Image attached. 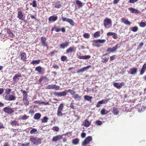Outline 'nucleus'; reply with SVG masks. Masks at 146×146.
Masks as SVG:
<instances>
[{"label":"nucleus","instance_id":"nucleus-44","mask_svg":"<svg viewBox=\"0 0 146 146\" xmlns=\"http://www.w3.org/2000/svg\"><path fill=\"white\" fill-rule=\"evenodd\" d=\"M68 22L72 26H74V25L75 23L71 19H69L68 20Z\"/></svg>","mask_w":146,"mask_h":146},{"label":"nucleus","instance_id":"nucleus-3","mask_svg":"<svg viewBox=\"0 0 146 146\" xmlns=\"http://www.w3.org/2000/svg\"><path fill=\"white\" fill-rule=\"evenodd\" d=\"M30 140L36 145H38L41 143V139L38 137H31L30 138Z\"/></svg>","mask_w":146,"mask_h":146},{"label":"nucleus","instance_id":"nucleus-41","mask_svg":"<svg viewBox=\"0 0 146 146\" xmlns=\"http://www.w3.org/2000/svg\"><path fill=\"white\" fill-rule=\"evenodd\" d=\"M109 100V99H105L102 100L100 101L101 102V103L102 104H105L107 103Z\"/></svg>","mask_w":146,"mask_h":146},{"label":"nucleus","instance_id":"nucleus-14","mask_svg":"<svg viewBox=\"0 0 146 146\" xmlns=\"http://www.w3.org/2000/svg\"><path fill=\"white\" fill-rule=\"evenodd\" d=\"M21 74L20 73L16 74L13 78V82L14 83L17 82L19 80V78L21 77Z\"/></svg>","mask_w":146,"mask_h":146},{"label":"nucleus","instance_id":"nucleus-9","mask_svg":"<svg viewBox=\"0 0 146 146\" xmlns=\"http://www.w3.org/2000/svg\"><path fill=\"white\" fill-rule=\"evenodd\" d=\"M138 72V68L135 67H133L130 69L129 71H128V74L132 75L136 74Z\"/></svg>","mask_w":146,"mask_h":146},{"label":"nucleus","instance_id":"nucleus-46","mask_svg":"<svg viewBox=\"0 0 146 146\" xmlns=\"http://www.w3.org/2000/svg\"><path fill=\"white\" fill-rule=\"evenodd\" d=\"M52 129L55 131L57 132L59 130V128L58 126H54L52 127Z\"/></svg>","mask_w":146,"mask_h":146},{"label":"nucleus","instance_id":"nucleus-31","mask_svg":"<svg viewBox=\"0 0 146 146\" xmlns=\"http://www.w3.org/2000/svg\"><path fill=\"white\" fill-rule=\"evenodd\" d=\"M64 108V105L63 104H61L59 106L57 111H62Z\"/></svg>","mask_w":146,"mask_h":146},{"label":"nucleus","instance_id":"nucleus-1","mask_svg":"<svg viewBox=\"0 0 146 146\" xmlns=\"http://www.w3.org/2000/svg\"><path fill=\"white\" fill-rule=\"evenodd\" d=\"M11 91V90L9 88H6L5 90V93L6 95L5 96V100L9 101L15 100L16 98L15 96L12 95H9Z\"/></svg>","mask_w":146,"mask_h":146},{"label":"nucleus","instance_id":"nucleus-20","mask_svg":"<svg viewBox=\"0 0 146 146\" xmlns=\"http://www.w3.org/2000/svg\"><path fill=\"white\" fill-rule=\"evenodd\" d=\"M58 19V17L56 15H53L49 17L48 20L49 22L55 21H56Z\"/></svg>","mask_w":146,"mask_h":146},{"label":"nucleus","instance_id":"nucleus-55","mask_svg":"<svg viewBox=\"0 0 146 146\" xmlns=\"http://www.w3.org/2000/svg\"><path fill=\"white\" fill-rule=\"evenodd\" d=\"M47 78L45 76L42 77L40 78L38 80V82H41L42 81L45 79H46Z\"/></svg>","mask_w":146,"mask_h":146},{"label":"nucleus","instance_id":"nucleus-12","mask_svg":"<svg viewBox=\"0 0 146 146\" xmlns=\"http://www.w3.org/2000/svg\"><path fill=\"white\" fill-rule=\"evenodd\" d=\"M106 41L105 39H97L94 40L93 41L94 43L96 44V46L99 47L101 46L99 44V43H103Z\"/></svg>","mask_w":146,"mask_h":146},{"label":"nucleus","instance_id":"nucleus-50","mask_svg":"<svg viewBox=\"0 0 146 146\" xmlns=\"http://www.w3.org/2000/svg\"><path fill=\"white\" fill-rule=\"evenodd\" d=\"M68 91L71 95H74L76 93L74 91L71 89H69L68 90Z\"/></svg>","mask_w":146,"mask_h":146},{"label":"nucleus","instance_id":"nucleus-59","mask_svg":"<svg viewBox=\"0 0 146 146\" xmlns=\"http://www.w3.org/2000/svg\"><path fill=\"white\" fill-rule=\"evenodd\" d=\"M116 55H114L113 56L110 57V60L111 61L115 59Z\"/></svg>","mask_w":146,"mask_h":146},{"label":"nucleus","instance_id":"nucleus-7","mask_svg":"<svg viewBox=\"0 0 146 146\" xmlns=\"http://www.w3.org/2000/svg\"><path fill=\"white\" fill-rule=\"evenodd\" d=\"M118 44H117L112 48H108L107 50V52H108L109 53L115 52L117 50L118 47Z\"/></svg>","mask_w":146,"mask_h":146},{"label":"nucleus","instance_id":"nucleus-13","mask_svg":"<svg viewBox=\"0 0 146 146\" xmlns=\"http://www.w3.org/2000/svg\"><path fill=\"white\" fill-rule=\"evenodd\" d=\"M62 135H58L53 137L52 141L53 142H56L58 141H59L62 138Z\"/></svg>","mask_w":146,"mask_h":146},{"label":"nucleus","instance_id":"nucleus-18","mask_svg":"<svg viewBox=\"0 0 146 146\" xmlns=\"http://www.w3.org/2000/svg\"><path fill=\"white\" fill-rule=\"evenodd\" d=\"M69 42L66 41L64 43H62L60 44V48L64 49L66 48L69 45Z\"/></svg>","mask_w":146,"mask_h":146},{"label":"nucleus","instance_id":"nucleus-21","mask_svg":"<svg viewBox=\"0 0 146 146\" xmlns=\"http://www.w3.org/2000/svg\"><path fill=\"white\" fill-rule=\"evenodd\" d=\"M128 10L132 13L138 14L140 13V11L138 10L134 9L133 8H130L128 9Z\"/></svg>","mask_w":146,"mask_h":146},{"label":"nucleus","instance_id":"nucleus-56","mask_svg":"<svg viewBox=\"0 0 146 146\" xmlns=\"http://www.w3.org/2000/svg\"><path fill=\"white\" fill-rule=\"evenodd\" d=\"M96 124L98 125H100L102 124V122L100 121L97 120L96 121Z\"/></svg>","mask_w":146,"mask_h":146},{"label":"nucleus","instance_id":"nucleus-40","mask_svg":"<svg viewBox=\"0 0 146 146\" xmlns=\"http://www.w3.org/2000/svg\"><path fill=\"white\" fill-rule=\"evenodd\" d=\"M139 25L140 27L143 28L146 26V23L145 22H141L139 24Z\"/></svg>","mask_w":146,"mask_h":146},{"label":"nucleus","instance_id":"nucleus-32","mask_svg":"<svg viewBox=\"0 0 146 146\" xmlns=\"http://www.w3.org/2000/svg\"><path fill=\"white\" fill-rule=\"evenodd\" d=\"M40 62V60H38L32 61V62H31V63L33 64V65L37 64H39Z\"/></svg>","mask_w":146,"mask_h":146},{"label":"nucleus","instance_id":"nucleus-54","mask_svg":"<svg viewBox=\"0 0 146 146\" xmlns=\"http://www.w3.org/2000/svg\"><path fill=\"white\" fill-rule=\"evenodd\" d=\"M67 58V57L65 56H62L61 57V60L62 61H64L66 60Z\"/></svg>","mask_w":146,"mask_h":146},{"label":"nucleus","instance_id":"nucleus-15","mask_svg":"<svg viewBox=\"0 0 146 146\" xmlns=\"http://www.w3.org/2000/svg\"><path fill=\"white\" fill-rule=\"evenodd\" d=\"M55 96L58 97L64 96L67 95V92L66 91H63L61 92H55L54 93Z\"/></svg>","mask_w":146,"mask_h":146},{"label":"nucleus","instance_id":"nucleus-49","mask_svg":"<svg viewBox=\"0 0 146 146\" xmlns=\"http://www.w3.org/2000/svg\"><path fill=\"white\" fill-rule=\"evenodd\" d=\"M106 110L105 109H102L101 111V114L103 115H105L106 114Z\"/></svg>","mask_w":146,"mask_h":146},{"label":"nucleus","instance_id":"nucleus-11","mask_svg":"<svg viewBox=\"0 0 146 146\" xmlns=\"http://www.w3.org/2000/svg\"><path fill=\"white\" fill-rule=\"evenodd\" d=\"M35 70L38 72L39 74H43L44 73V69L40 66L36 67L35 68Z\"/></svg>","mask_w":146,"mask_h":146},{"label":"nucleus","instance_id":"nucleus-23","mask_svg":"<svg viewBox=\"0 0 146 146\" xmlns=\"http://www.w3.org/2000/svg\"><path fill=\"white\" fill-rule=\"evenodd\" d=\"M78 58L80 59H89L91 58V56L90 55L86 56H78Z\"/></svg>","mask_w":146,"mask_h":146},{"label":"nucleus","instance_id":"nucleus-63","mask_svg":"<svg viewBox=\"0 0 146 146\" xmlns=\"http://www.w3.org/2000/svg\"><path fill=\"white\" fill-rule=\"evenodd\" d=\"M58 52V51L56 50H53L52 51L50 52L51 56H52L54 55V54L56 53H57Z\"/></svg>","mask_w":146,"mask_h":146},{"label":"nucleus","instance_id":"nucleus-43","mask_svg":"<svg viewBox=\"0 0 146 146\" xmlns=\"http://www.w3.org/2000/svg\"><path fill=\"white\" fill-rule=\"evenodd\" d=\"M131 31L134 32H136L138 30V27L137 26L131 28Z\"/></svg>","mask_w":146,"mask_h":146},{"label":"nucleus","instance_id":"nucleus-35","mask_svg":"<svg viewBox=\"0 0 146 146\" xmlns=\"http://www.w3.org/2000/svg\"><path fill=\"white\" fill-rule=\"evenodd\" d=\"M76 3L78 5L79 7H81L83 6V3L79 0H76Z\"/></svg>","mask_w":146,"mask_h":146},{"label":"nucleus","instance_id":"nucleus-22","mask_svg":"<svg viewBox=\"0 0 146 146\" xmlns=\"http://www.w3.org/2000/svg\"><path fill=\"white\" fill-rule=\"evenodd\" d=\"M21 59L23 61H26V54L25 52H23L21 54Z\"/></svg>","mask_w":146,"mask_h":146},{"label":"nucleus","instance_id":"nucleus-5","mask_svg":"<svg viewBox=\"0 0 146 146\" xmlns=\"http://www.w3.org/2000/svg\"><path fill=\"white\" fill-rule=\"evenodd\" d=\"M14 108L10 107L9 106H7L3 108V111L5 113L11 114L14 112Z\"/></svg>","mask_w":146,"mask_h":146},{"label":"nucleus","instance_id":"nucleus-6","mask_svg":"<svg viewBox=\"0 0 146 146\" xmlns=\"http://www.w3.org/2000/svg\"><path fill=\"white\" fill-rule=\"evenodd\" d=\"M111 23V19L109 18H106L104 21V27L107 29L110 27V26H109V25Z\"/></svg>","mask_w":146,"mask_h":146},{"label":"nucleus","instance_id":"nucleus-17","mask_svg":"<svg viewBox=\"0 0 146 146\" xmlns=\"http://www.w3.org/2000/svg\"><path fill=\"white\" fill-rule=\"evenodd\" d=\"M121 22L124 23L125 24L130 25L131 24V22L128 21V19L122 17L121 19Z\"/></svg>","mask_w":146,"mask_h":146},{"label":"nucleus","instance_id":"nucleus-29","mask_svg":"<svg viewBox=\"0 0 146 146\" xmlns=\"http://www.w3.org/2000/svg\"><path fill=\"white\" fill-rule=\"evenodd\" d=\"M112 112L114 115H118L119 113V111L118 110L117 108L115 107H113Z\"/></svg>","mask_w":146,"mask_h":146},{"label":"nucleus","instance_id":"nucleus-37","mask_svg":"<svg viewBox=\"0 0 146 146\" xmlns=\"http://www.w3.org/2000/svg\"><path fill=\"white\" fill-rule=\"evenodd\" d=\"M48 118L46 117H44L41 119V122L42 123H45L47 122Z\"/></svg>","mask_w":146,"mask_h":146},{"label":"nucleus","instance_id":"nucleus-36","mask_svg":"<svg viewBox=\"0 0 146 146\" xmlns=\"http://www.w3.org/2000/svg\"><path fill=\"white\" fill-rule=\"evenodd\" d=\"M30 5H32L33 7L36 8L37 6L36 1L35 0H34L32 3H30Z\"/></svg>","mask_w":146,"mask_h":146},{"label":"nucleus","instance_id":"nucleus-57","mask_svg":"<svg viewBox=\"0 0 146 146\" xmlns=\"http://www.w3.org/2000/svg\"><path fill=\"white\" fill-rule=\"evenodd\" d=\"M57 115L58 117L62 116L63 115V114L62 111H57Z\"/></svg>","mask_w":146,"mask_h":146},{"label":"nucleus","instance_id":"nucleus-51","mask_svg":"<svg viewBox=\"0 0 146 146\" xmlns=\"http://www.w3.org/2000/svg\"><path fill=\"white\" fill-rule=\"evenodd\" d=\"M112 37L114 39H117L118 38V35H117V33H114L112 35Z\"/></svg>","mask_w":146,"mask_h":146},{"label":"nucleus","instance_id":"nucleus-60","mask_svg":"<svg viewBox=\"0 0 146 146\" xmlns=\"http://www.w3.org/2000/svg\"><path fill=\"white\" fill-rule=\"evenodd\" d=\"M62 20L64 21L65 22V21L68 22V20L69 19L67 18H66L64 17H62L61 18Z\"/></svg>","mask_w":146,"mask_h":146},{"label":"nucleus","instance_id":"nucleus-4","mask_svg":"<svg viewBox=\"0 0 146 146\" xmlns=\"http://www.w3.org/2000/svg\"><path fill=\"white\" fill-rule=\"evenodd\" d=\"M40 44L44 47H47L48 46V44L46 41L47 39L46 37H42L40 38Z\"/></svg>","mask_w":146,"mask_h":146},{"label":"nucleus","instance_id":"nucleus-34","mask_svg":"<svg viewBox=\"0 0 146 146\" xmlns=\"http://www.w3.org/2000/svg\"><path fill=\"white\" fill-rule=\"evenodd\" d=\"M79 140L78 138H76L72 140V143L74 145H77L79 143Z\"/></svg>","mask_w":146,"mask_h":146},{"label":"nucleus","instance_id":"nucleus-62","mask_svg":"<svg viewBox=\"0 0 146 146\" xmlns=\"http://www.w3.org/2000/svg\"><path fill=\"white\" fill-rule=\"evenodd\" d=\"M102 104L101 103L100 101H99L96 105V107L97 108H99L101 106V104Z\"/></svg>","mask_w":146,"mask_h":146},{"label":"nucleus","instance_id":"nucleus-61","mask_svg":"<svg viewBox=\"0 0 146 146\" xmlns=\"http://www.w3.org/2000/svg\"><path fill=\"white\" fill-rule=\"evenodd\" d=\"M138 0H129V3H133L137 2Z\"/></svg>","mask_w":146,"mask_h":146},{"label":"nucleus","instance_id":"nucleus-39","mask_svg":"<svg viewBox=\"0 0 146 146\" xmlns=\"http://www.w3.org/2000/svg\"><path fill=\"white\" fill-rule=\"evenodd\" d=\"M11 125L12 126H14L15 125H17L19 126V124L15 120H14L12 121L11 123Z\"/></svg>","mask_w":146,"mask_h":146},{"label":"nucleus","instance_id":"nucleus-19","mask_svg":"<svg viewBox=\"0 0 146 146\" xmlns=\"http://www.w3.org/2000/svg\"><path fill=\"white\" fill-rule=\"evenodd\" d=\"M113 86L114 87L117 89H120L123 86H124L125 83L124 82H121L120 84H119L118 83H115L113 84Z\"/></svg>","mask_w":146,"mask_h":146},{"label":"nucleus","instance_id":"nucleus-30","mask_svg":"<svg viewBox=\"0 0 146 146\" xmlns=\"http://www.w3.org/2000/svg\"><path fill=\"white\" fill-rule=\"evenodd\" d=\"M91 124V123L87 119H86L84 121V126L86 127H89Z\"/></svg>","mask_w":146,"mask_h":146},{"label":"nucleus","instance_id":"nucleus-45","mask_svg":"<svg viewBox=\"0 0 146 146\" xmlns=\"http://www.w3.org/2000/svg\"><path fill=\"white\" fill-rule=\"evenodd\" d=\"M6 32L7 33L9 34L10 36L11 37L13 36L14 35L13 33L11 32L10 29H7Z\"/></svg>","mask_w":146,"mask_h":146},{"label":"nucleus","instance_id":"nucleus-52","mask_svg":"<svg viewBox=\"0 0 146 146\" xmlns=\"http://www.w3.org/2000/svg\"><path fill=\"white\" fill-rule=\"evenodd\" d=\"M108 58L109 57H108L107 58H104L102 59V62H103L106 63L108 61Z\"/></svg>","mask_w":146,"mask_h":146},{"label":"nucleus","instance_id":"nucleus-24","mask_svg":"<svg viewBox=\"0 0 146 146\" xmlns=\"http://www.w3.org/2000/svg\"><path fill=\"white\" fill-rule=\"evenodd\" d=\"M23 15L22 12L21 11H19L18 12V15L17 18H18L19 19L21 20H23Z\"/></svg>","mask_w":146,"mask_h":146},{"label":"nucleus","instance_id":"nucleus-16","mask_svg":"<svg viewBox=\"0 0 146 146\" xmlns=\"http://www.w3.org/2000/svg\"><path fill=\"white\" fill-rule=\"evenodd\" d=\"M91 66L90 65L87 66L86 67H84L81 69H80L78 70L77 71V73H82L86 70L88 69H89L90 68H91Z\"/></svg>","mask_w":146,"mask_h":146},{"label":"nucleus","instance_id":"nucleus-38","mask_svg":"<svg viewBox=\"0 0 146 146\" xmlns=\"http://www.w3.org/2000/svg\"><path fill=\"white\" fill-rule=\"evenodd\" d=\"M100 32L99 31L95 32L93 35L94 37L95 38L98 37L100 36Z\"/></svg>","mask_w":146,"mask_h":146},{"label":"nucleus","instance_id":"nucleus-58","mask_svg":"<svg viewBox=\"0 0 146 146\" xmlns=\"http://www.w3.org/2000/svg\"><path fill=\"white\" fill-rule=\"evenodd\" d=\"M145 70L142 68L141 69V70H140V74L141 75H142L145 72Z\"/></svg>","mask_w":146,"mask_h":146},{"label":"nucleus","instance_id":"nucleus-48","mask_svg":"<svg viewBox=\"0 0 146 146\" xmlns=\"http://www.w3.org/2000/svg\"><path fill=\"white\" fill-rule=\"evenodd\" d=\"M61 6V5L59 2H58L56 3L55 7L57 8H59Z\"/></svg>","mask_w":146,"mask_h":146},{"label":"nucleus","instance_id":"nucleus-47","mask_svg":"<svg viewBox=\"0 0 146 146\" xmlns=\"http://www.w3.org/2000/svg\"><path fill=\"white\" fill-rule=\"evenodd\" d=\"M90 36V35L88 33H85L83 35L84 38H89Z\"/></svg>","mask_w":146,"mask_h":146},{"label":"nucleus","instance_id":"nucleus-42","mask_svg":"<svg viewBox=\"0 0 146 146\" xmlns=\"http://www.w3.org/2000/svg\"><path fill=\"white\" fill-rule=\"evenodd\" d=\"M29 116H27L25 114L24 115L22 116L20 119L23 120H26L29 118Z\"/></svg>","mask_w":146,"mask_h":146},{"label":"nucleus","instance_id":"nucleus-10","mask_svg":"<svg viewBox=\"0 0 146 146\" xmlns=\"http://www.w3.org/2000/svg\"><path fill=\"white\" fill-rule=\"evenodd\" d=\"M92 141V137L91 136H89L87 137L82 143V145L85 146L86 144H89L90 142Z\"/></svg>","mask_w":146,"mask_h":146},{"label":"nucleus","instance_id":"nucleus-2","mask_svg":"<svg viewBox=\"0 0 146 146\" xmlns=\"http://www.w3.org/2000/svg\"><path fill=\"white\" fill-rule=\"evenodd\" d=\"M21 91L23 94V102L24 104L26 106H27L29 104V102L27 99V92H26L25 91H23L22 90H21Z\"/></svg>","mask_w":146,"mask_h":146},{"label":"nucleus","instance_id":"nucleus-25","mask_svg":"<svg viewBox=\"0 0 146 146\" xmlns=\"http://www.w3.org/2000/svg\"><path fill=\"white\" fill-rule=\"evenodd\" d=\"M41 116V115L40 113H35L34 116L33 118L35 119L39 120L40 119Z\"/></svg>","mask_w":146,"mask_h":146},{"label":"nucleus","instance_id":"nucleus-28","mask_svg":"<svg viewBox=\"0 0 146 146\" xmlns=\"http://www.w3.org/2000/svg\"><path fill=\"white\" fill-rule=\"evenodd\" d=\"M73 97L75 100H77L80 101V100L81 96H79L78 94H76Z\"/></svg>","mask_w":146,"mask_h":146},{"label":"nucleus","instance_id":"nucleus-8","mask_svg":"<svg viewBox=\"0 0 146 146\" xmlns=\"http://www.w3.org/2000/svg\"><path fill=\"white\" fill-rule=\"evenodd\" d=\"M59 86L55 84L49 85L47 86L46 88L47 89H54L56 90H58L60 89Z\"/></svg>","mask_w":146,"mask_h":146},{"label":"nucleus","instance_id":"nucleus-27","mask_svg":"<svg viewBox=\"0 0 146 146\" xmlns=\"http://www.w3.org/2000/svg\"><path fill=\"white\" fill-rule=\"evenodd\" d=\"M34 103L35 104H38L39 105L41 104H43L45 105H48V102H47L46 103H45L43 102H41L40 101H38L37 100H36L34 101Z\"/></svg>","mask_w":146,"mask_h":146},{"label":"nucleus","instance_id":"nucleus-26","mask_svg":"<svg viewBox=\"0 0 146 146\" xmlns=\"http://www.w3.org/2000/svg\"><path fill=\"white\" fill-rule=\"evenodd\" d=\"M74 47H70L68 48L66 51V54L71 53L74 51Z\"/></svg>","mask_w":146,"mask_h":146},{"label":"nucleus","instance_id":"nucleus-53","mask_svg":"<svg viewBox=\"0 0 146 146\" xmlns=\"http://www.w3.org/2000/svg\"><path fill=\"white\" fill-rule=\"evenodd\" d=\"M37 131V130L36 129L33 128L30 131V133L31 134H33L35 133Z\"/></svg>","mask_w":146,"mask_h":146},{"label":"nucleus","instance_id":"nucleus-64","mask_svg":"<svg viewBox=\"0 0 146 146\" xmlns=\"http://www.w3.org/2000/svg\"><path fill=\"white\" fill-rule=\"evenodd\" d=\"M114 33L111 32H108L107 33V35L108 36H110L111 35L112 36Z\"/></svg>","mask_w":146,"mask_h":146},{"label":"nucleus","instance_id":"nucleus-33","mask_svg":"<svg viewBox=\"0 0 146 146\" xmlns=\"http://www.w3.org/2000/svg\"><path fill=\"white\" fill-rule=\"evenodd\" d=\"M92 98V97L90 96H84V99L85 100H87L91 102V100Z\"/></svg>","mask_w":146,"mask_h":146}]
</instances>
